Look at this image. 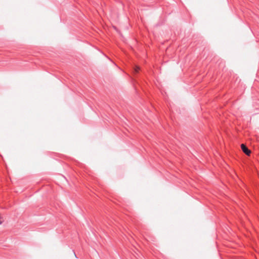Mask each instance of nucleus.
<instances>
[{
  "label": "nucleus",
  "mask_w": 259,
  "mask_h": 259,
  "mask_svg": "<svg viewBox=\"0 0 259 259\" xmlns=\"http://www.w3.org/2000/svg\"><path fill=\"white\" fill-rule=\"evenodd\" d=\"M241 148L243 152L246 154L247 155H249L251 153V151L250 150L248 149V148L243 144H242L241 145Z\"/></svg>",
  "instance_id": "f257e3e1"
},
{
  "label": "nucleus",
  "mask_w": 259,
  "mask_h": 259,
  "mask_svg": "<svg viewBox=\"0 0 259 259\" xmlns=\"http://www.w3.org/2000/svg\"><path fill=\"white\" fill-rule=\"evenodd\" d=\"M140 67H138V66H136V67H135L134 70H135V72L136 73H138V72H139V71L140 70Z\"/></svg>",
  "instance_id": "f03ea898"
},
{
  "label": "nucleus",
  "mask_w": 259,
  "mask_h": 259,
  "mask_svg": "<svg viewBox=\"0 0 259 259\" xmlns=\"http://www.w3.org/2000/svg\"><path fill=\"white\" fill-rule=\"evenodd\" d=\"M2 224V222L0 221V225Z\"/></svg>",
  "instance_id": "7ed1b4c3"
}]
</instances>
